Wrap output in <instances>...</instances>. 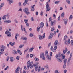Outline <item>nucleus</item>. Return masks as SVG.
Wrapping results in <instances>:
<instances>
[{"label": "nucleus", "instance_id": "1", "mask_svg": "<svg viewBox=\"0 0 73 73\" xmlns=\"http://www.w3.org/2000/svg\"><path fill=\"white\" fill-rule=\"evenodd\" d=\"M51 8L49 7V5L48 2L46 3V12H47V11H50Z\"/></svg>", "mask_w": 73, "mask_h": 73}, {"label": "nucleus", "instance_id": "2", "mask_svg": "<svg viewBox=\"0 0 73 73\" xmlns=\"http://www.w3.org/2000/svg\"><path fill=\"white\" fill-rule=\"evenodd\" d=\"M23 11V12L26 13L27 15H28L29 14H30V13L28 12V11H29V9H28V8L27 7L25 8L24 9Z\"/></svg>", "mask_w": 73, "mask_h": 73}, {"label": "nucleus", "instance_id": "3", "mask_svg": "<svg viewBox=\"0 0 73 73\" xmlns=\"http://www.w3.org/2000/svg\"><path fill=\"white\" fill-rule=\"evenodd\" d=\"M63 54H62L61 55V53L59 52L58 54H56L55 57L56 58H57L58 57H62V56H63Z\"/></svg>", "mask_w": 73, "mask_h": 73}, {"label": "nucleus", "instance_id": "4", "mask_svg": "<svg viewBox=\"0 0 73 73\" xmlns=\"http://www.w3.org/2000/svg\"><path fill=\"white\" fill-rule=\"evenodd\" d=\"M64 61V63L63 65V68L64 69H65V68H66V63L67 62V59H65Z\"/></svg>", "mask_w": 73, "mask_h": 73}, {"label": "nucleus", "instance_id": "5", "mask_svg": "<svg viewBox=\"0 0 73 73\" xmlns=\"http://www.w3.org/2000/svg\"><path fill=\"white\" fill-rule=\"evenodd\" d=\"M53 37V33H51L50 35L49 36V38H48V39H51V38H52Z\"/></svg>", "mask_w": 73, "mask_h": 73}, {"label": "nucleus", "instance_id": "6", "mask_svg": "<svg viewBox=\"0 0 73 73\" xmlns=\"http://www.w3.org/2000/svg\"><path fill=\"white\" fill-rule=\"evenodd\" d=\"M5 23L6 24H8V23H11V21L10 20H6L4 21Z\"/></svg>", "mask_w": 73, "mask_h": 73}, {"label": "nucleus", "instance_id": "7", "mask_svg": "<svg viewBox=\"0 0 73 73\" xmlns=\"http://www.w3.org/2000/svg\"><path fill=\"white\" fill-rule=\"evenodd\" d=\"M46 57L48 60H51V57L49 55H47L46 56Z\"/></svg>", "mask_w": 73, "mask_h": 73}, {"label": "nucleus", "instance_id": "8", "mask_svg": "<svg viewBox=\"0 0 73 73\" xmlns=\"http://www.w3.org/2000/svg\"><path fill=\"white\" fill-rule=\"evenodd\" d=\"M28 0H25L23 4L24 6H25V5H26V4H27V3H28Z\"/></svg>", "mask_w": 73, "mask_h": 73}, {"label": "nucleus", "instance_id": "9", "mask_svg": "<svg viewBox=\"0 0 73 73\" xmlns=\"http://www.w3.org/2000/svg\"><path fill=\"white\" fill-rule=\"evenodd\" d=\"M35 6V5H34L33 6H32L31 7V11H34L35 10V9L34 8V7Z\"/></svg>", "mask_w": 73, "mask_h": 73}, {"label": "nucleus", "instance_id": "10", "mask_svg": "<svg viewBox=\"0 0 73 73\" xmlns=\"http://www.w3.org/2000/svg\"><path fill=\"white\" fill-rule=\"evenodd\" d=\"M57 60L59 62H62V59L59 58H58L57 59Z\"/></svg>", "mask_w": 73, "mask_h": 73}, {"label": "nucleus", "instance_id": "11", "mask_svg": "<svg viewBox=\"0 0 73 73\" xmlns=\"http://www.w3.org/2000/svg\"><path fill=\"white\" fill-rule=\"evenodd\" d=\"M12 42H9V44L10 45H11V46H13L15 45V42L13 43Z\"/></svg>", "mask_w": 73, "mask_h": 73}, {"label": "nucleus", "instance_id": "12", "mask_svg": "<svg viewBox=\"0 0 73 73\" xmlns=\"http://www.w3.org/2000/svg\"><path fill=\"white\" fill-rule=\"evenodd\" d=\"M44 27V23L43 22H41L40 25V27L41 28H42Z\"/></svg>", "mask_w": 73, "mask_h": 73}, {"label": "nucleus", "instance_id": "13", "mask_svg": "<svg viewBox=\"0 0 73 73\" xmlns=\"http://www.w3.org/2000/svg\"><path fill=\"white\" fill-rule=\"evenodd\" d=\"M24 45L23 44H21L20 45L19 47V49H21V48H22L23 47H24Z\"/></svg>", "mask_w": 73, "mask_h": 73}, {"label": "nucleus", "instance_id": "14", "mask_svg": "<svg viewBox=\"0 0 73 73\" xmlns=\"http://www.w3.org/2000/svg\"><path fill=\"white\" fill-rule=\"evenodd\" d=\"M55 23H56V21H54L53 22L51 21V26H53V24L54 25Z\"/></svg>", "mask_w": 73, "mask_h": 73}, {"label": "nucleus", "instance_id": "15", "mask_svg": "<svg viewBox=\"0 0 73 73\" xmlns=\"http://www.w3.org/2000/svg\"><path fill=\"white\" fill-rule=\"evenodd\" d=\"M57 49V45H56L54 48V52H55L56 51V50Z\"/></svg>", "mask_w": 73, "mask_h": 73}, {"label": "nucleus", "instance_id": "16", "mask_svg": "<svg viewBox=\"0 0 73 73\" xmlns=\"http://www.w3.org/2000/svg\"><path fill=\"white\" fill-rule=\"evenodd\" d=\"M7 1H9V4H11L12 3H13V1L12 0H7Z\"/></svg>", "mask_w": 73, "mask_h": 73}, {"label": "nucleus", "instance_id": "17", "mask_svg": "<svg viewBox=\"0 0 73 73\" xmlns=\"http://www.w3.org/2000/svg\"><path fill=\"white\" fill-rule=\"evenodd\" d=\"M13 54H17V52L15 50H14L13 52Z\"/></svg>", "mask_w": 73, "mask_h": 73}, {"label": "nucleus", "instance_id": "18", "mask_svg": "<svg viewBox=\"0 0 73 73\" xmlns=\"http://www.w3.org/2000/svg\"><path fill=\"white\" fill-rule=\"evenodd\" d=\"M58 44V42L57 40H56L54 42V44L55 45H57Z\"/></svg>", "mask_w": 73, "mask_h": 73}, {"label": "nucleus", "instance_id": "19", "mask_svg": "<svg viewBox=\"0 0 73 73\" xmlns=\"http://www.w3.org/2000/svg\"><path fill=\"white\" fill-rule=\"evenodd\" d=\"M4 3H3L1 4L0 5V9L1 10V9H2V7L4 6Z\"/></svg>", "mask_w": 73, "mask_h": 73}, {"label": "nucleus", "instance_id": "20", "mask_svg": "<svg viewBox=\"0 0 73 73\" xmlns=\"http://www.w3.org/2000/svg\"><path fill=\"white\" fill-rule=\"evenodd\" d=\"M44 56V53H41L40 54V58H42V57Z\"/></svg>", "mask_w": 73, "mask_h": 73}, {"label": "nucleus", "instance_id": "21", "mask_svg": "<svg viewBox=\"0 0 73 73\" xmlns=\"http://www.w3.org/2000/svg\"><path fill=\"white\" fill-rule=\"evenodd\" d=\"M1 49H5L6 48L5 47V46L4 45H2L1 46H0Z\"/></svg>", "mask_w": 73, "mask_h": 73}, {"label": "nucleus", "instance_id": "22", "mask_svg": "<svg viewBox=\"0 0 73 73\" xmlns=\"http://www.w3.org/2000/svg\"><path fill=\"white\" fill-rule=\"evenodd\" d=\"M7 31H6L5 32V34H6V35H7V36L8 37H11V34H9L7 33Z\"/></svg>", "mask_w": 73, "mask_h": 73}, {"label": "nucleus", "instance_id": "23", "mask_svg": "<svg viewBox=\"0 0 73 73\" xmlns=\"http://www.w3.org/2000/svg\"><path fill=\"white\" fill-rule=\"evenodd\" d=\"M34 49V48H33V47H32L31 48L29 49V51L30 52H32V51Z\"/></svg>", "mask_w": 73, "mask_h": 73}, {"label": "nucleus", "instance_id": "24", "mask_svg": "<svg viewBox=\"0 0 73 73\" xmlns=\"http://www.w3.org/2000/svg\"><path fill=\"white\" fill-rule=\"evenodd\" d=\"M21 39H23V40H25V41L27 40V38L26 37H25L24 38V37H22V38H21Z\"/></svg>", "mask_w": 73, "mask_h": 73}, {"label": "nucleus", "instance_id": "25", "mask_svg": "<svg viewBox=\"0 0 73 73\" xmlns=\"http://www.w3.org/2000/svg\"><path fill=\"white\" fill-rule=\"evenodd\" d=\"M17 36L18 37H19V34H18L17 33L15 35V40H17Z\"/></svg>", "mask_w": 73, "mask_h": 73}, {"label": "nucleus", "instance_id": "26", "mask_svg": "<svg viewBox=\"0 0 73 73\" xmlns=\"http://www.w3.org/2000/svg\"><path fill=\"white\" fill-rule=\"evenodd\" d=\"M62 60H64V59H65V55L64 54L63 55H62Z\"/></svg>", "mask_w": 73, "mask_h": 73}, {"label": "nucleus", "instance_id": "27", "mask_svg": "<svg viewBox=\"0 0 73 73\" xmlns=\"http://www.w3.org/2000/svg\"><path fill=\"white\" fill-rule=\"evenodd\" d=\"M10 61H11V62H13V61L14 60L13 57H11L10 58Z\"/></svg>", "mask_w": 73, "mask_h": 73}, {"label": "nucleus", "instance_id": "28", "mask_svg": "<svg viewBox=\"0 0 73 73\" xmlns=\"http://www.w3.org/2000/svg\"><path fill=\"white\" fill-rule=\"evenodd\" d=\"M6 15H5L4 16H3L2 17V19H5V20H6Z\"/></svg>", "mask_w": 73, "mask_h": 73}, {"label": "nucleus", "instance_id": "29", "mask_svg": "<svg viewBox=\"0 0 73 73\" xmlns=\"http://www.w3.org/2000/svg\"><path fill=\"white\" fill-rule=\"evenodd\" d=\"M67 22H68V19H67V18H66L64 21L65 24H67Z\"/></svg>", "mask_w": 73, "mask_h": 73}, {"label": "nucleus", "instance_id": "30", "mask_svg": "<svg viewBox=\"0 0 73 73\" xmlns=\"http://www.w3.org/2000/svg\"><path fill=\"white\" fill-rule=\"evenodd\" d=\"M35 61H39V59L38 58H37L36 57L35 58Z\"/></svg>", "mask_w": 73, "mask_h": 73}, {"label": "nucleus", "instance_id": "31", "mask_svg": "<svg viewBox=\"0 0 73 73\" xmlns=\"http://www.w3.org/2000/svg\"><path fill=\"white\" fill-rule=\"evenodd\" d=\"M65 16V13H62L61 14V16L62 17H64V16Z\"/></svg>", "mask_w": 73, "mask_h": 73}, {"label": "nucleus", "instance_id": "32", "mask_svg": "<svg viewBox=\"0 0 73 73\" xmlns=\"http://www.w3.org/2000/svg\"><path fill=\"white\" fill-rule=\"evenodd\" d=\"M45 55L46 56H47V55H48V51L47 50L45 52Z\"/></svg>", "mask_w": 73, "mask_h": 73}, {"label": "nucleus", "instance_id": "33", "mask_svg": "<svg viewBox=\"0 0 73 73\" xmlns=\"http://www.w3.org/2000/svg\"><path fill=\"white\" fill-rule=\"evenodd\" d=\"M40 69H41V65H39V67L38 70V72H40Z\"/></svg>", "mask_w": 73, "mask_h": 73}, {"label": "nucleus", "instance_id": "34", "mask_svg": "<svg viewBox=\"0 0 73 73\" xmlns=\"http://www.w3.org/2000/svg\"><path fill=\"white\" fill-rule=\"evenodd\" d=\"M37 68H38V66L36 65L35 67V70L36 71H37Z\"/></svg>", "mask_w": 73, "mask_h": 73}, {"label": "nucleus", "instance_id": "35", "mask_svg": "<svg viewBox=\"0 0 73 73\" xmlns=\"http://www.w3.org/2000/svg\"><path fill=\"white\" fill-rule=\"evenodd\" d=\"M39 40H41L42 39V36H41V35H39Z\"/></svg>", "mask_w": 73, "mask_h": 73}, {"label": "nucleus", "instance_id": "36", "mask_svg": "<svg viewBox=\"0 0 73 73\" xmlns=\"http://www.w3.org/2000/svg\"><path fill=\"white\" fill-rule=\"evenodd\" d=\"M68 38V36L67 35H65L64 37V39L65 40H66Z\"/></svg>", "mask_w": 73, "mask_h": 73}, {"label": "nucleus", "instance_id": "37", "mask_svg": "<svg viewBox=\"0 0 73 73\" xmlns=\"http://www.w3.org/2000/svg\"><path fill=\"white\" fill-rule=\"evenodd\" d=\"M50 49L51 51H52V52H54V49H53V46H52L51 47Z\"/></svg>", "mask_w": 73, "mask_h": 73}, {"label": "nucleus", "instance_id": "38", "mask_svg": "<svg viewBox=\"0 0 73 73\" xmlns=\"http://www.w3.org/2000/svg\"><path fill=\"white\" fill-rule=\"evenodd\" d=\"M66 2L69 4H70V0H66Z\"/></svg>", "mask_w": 73, "mask_h": 73}, {"label": "nucleus", "instance_id": "39", "mask_svg": "<svg viewBox=\"0 0 73 73\" xmlns=\"http://www.w3.org/2000/svg\"><path fill=\"white\" fill-rule=\"evenodd\" d=\"M67 42L68 44H70V39H69V38H68V40Z\"/></svg>", "mask_w": 73, "mask_h": 73}, {"label": "nucleus", "instance_id": "40", "mask_svg": "<svg viewBox=\"0 0 73 73\" xmlns=\"http://www.w3.org/2000/svg\"><path fill=\"white\" fill-rule=\"evenodd\" d=\"M33 36H34V34L32 33H31L30 34V37H32Z\"/></svg>", "mask_w": 73, "mask_h": 73}, {"label": "nucleus", "instance_id": "41", "mask_svg": "<svg viewBox=\"0 0 73 73\" xmlns=\"http://www.w3.org/2000/svg\"><path fill=\"white\" fill-rule=\"evenodd\" d=\"M73 17V15H71L69 17V20H72V19Z\"/></svg>", "mask_w": 73, "mask_h": 73}, {"label": "nucleus", "instance_id": "42", "mask_svg": "<svg viewBox=\"0 0 73 73\" xmlns=\"http://www.w3.org/2000/svg\"><path fill=\"white\" fill-rule=\"evenodd\" d=\"M30 66H29V64H27V69H29V67H30Z\"/></svg>", "mask_w": 73, "mask_h": 73}, {"label": "nucleus", "instance_id": "43", "mask_svg": "<svg viewBox=\"0 0 73 73\" xmlns=\"http://www.w3.org/2000/svg\"><path fill=\"white\" fill-rule=\"evenodd\" d=\"M40 27H38L37 28V31L38 32H40Z\"/></svg>", "mask_w": 73, "mask_h": 73}, {"label": "nucleus", "instance_id": "44", "mask_svg": "<svg viewBox=\"0 0 73 73\" xmlns=\"http://www.w3.org/2000/svg\"><path fill=\"white\" fill-rule=\"evenodd\" d=\"M60 2L59 1H56L55 2V4H59V3Z\"/></svg>", "mask_w": 73, "mask_h": 73}, {"label": "nucleus", "instance_id": "45", "mask_svg": "<svg viewBox=\"0 0 73 73\" xmlns=\"http://www.w3.org/2000/svg\"><path fill=\"white\" fill-rule=\"evenodd\" d=\"M31 20L32 21H34V19H33V17H32L31 18Z\"/></svg>", "mask_w": 73, "mask_h": 73}, {"label": "nucleus", "instance_id": "46", "mask_svg": "<svg viewBox=\"0 0 73 73\" xmlns=\"http://www.w3.org/2000/svg\"><path fill=\"white\" fill-rule=\"evenodd\" d=\"M71 57H70L68 59V62H70V60H71Z\"/></svg>", "mask_w": 73, "mask_h": 73}, {"label": "nucleus", "instance_id": "47", "mask_svg": "<svg viewBox=\"0 0 73 73\" xmlns=\"http://www.w3.org/2000/svg\"><path fill=\"white\" fill-rule=\"evenodd\" d=\"M7 34H9L10 35H11V33L10 32H9V31H7Z\"/></svg>", "mask_w": 73, "mask_h": 73}, {"label": "nucleus", "instance_id": "48", "mask_svg": "<svg viewBox=\"0 0 73 73\" xmlns=\"http://www.w3.org/2000/svg\"><path fill=\"white\" fill-rule=\"evenodd\" d=\"M24 21L25 23H27V22H28V20H26L24 19Z\"/></svg>", "mask_w": 73, "mask_h": 73}, {"label": "nucleus", "instance_id": "49", "mask_svg": "<svg viewBox=\"0 0 73 73\" xmlns=\"http://www.w3.org/2000/svg\"><path fill=\"white\" fill-rule=\"evenodd\" d=\"M32 64H33V62H30L29 65L31 66V65H32Z\"/></svg>", "mask_w": 73, "mask_h": 73}, {"label": "nucleus", "instance_id": "50", "mask_svg": "<svg viewBox=\"0 0 73 73\" xmlns=\"http://www.w3.org/2000/svg\"><path fill=\"white\" fill-rule=\"evenodd\" d=\"M16 59L17 60H19V59H20V58L19 57V56H17L16 57Z\"/></svg>", "mask_w": 73, "mask_h": 73}, {"label": "nucleus", "instance_id": "51", "mask_svg": "<svg viewBox=\"0 0 73 73\" xmlns=\"http://www.w3.org/2000/svg\"><path fill=\"white\" fill-rule=\"evenodd\" d=\"M56 31H55L54 33V34H53V35H54V36H56Z\"/></svg>", "mask_w": 73, "mask_h": 73}, {"label": "nucleus", "instance_id": "52", "mask_svg": "<svg viewBox=\"0 0 73 73\" xmlns=\"http://www.w3.org/2000/svg\"><path fill=\"white\" fill-rule=\"evenodd\" d=\"M14 21H15V23H18V21H17V20H16V19H15Z\"/></svg>", "mask_w": 73, "mask_h": 73}, {"label": "nucleus", "instance_id": "53", "mask_svg": "<svg viewBox=\"0 0 73 73\" xmlns=\"http://www.w3.org/2000/svg\"><path fill=\"white\" fill-rule=\"evenodd\" d=\"M1 52H4V49H1L0 50Z\"/></svg>", "mask_w": 73, "mask_h": 73}, {"label": "nucleus", "instance_id": "54", "mask_svg": "<svg viewBox=\"0 0 73 73\" xmlns=\"http://www.w3.org/2000/svg\"><path fill=\"white\" fill-rule=\"evenodd\" d=\"M26 24L27 27H29V24L28 23H26Z\"/></svg>", "mask_w": 73, "mask_h": 73}, {"label": "nucleus", "instance_id": "55", "mask_svg": "<svg viewBox=\"0 0 73 73\" xmlns=\"http://www.w3.org/2000/svg\"><path fill=\"white\" fill-rule=\"evenodd\" d=\"M36 65H38V64H39V63H38V62H35V63Z\"/></svg>", "mask_w": 73, "mask_h": 73}, {"label": "nucleus", "instance_id": "56", "mask_svg": "<svg viewBox=\"0 0 73 73\" xmlns=\"http://www.w3.org/2000/svg\"><path fill=\"white\" fill-rule=\"evenodd\" d=\"M55 73H60V72H58V70H56L55 72Z\"/></svg>", "mask_w": 73, "mask_h": 73}, {"label": "nucleus", "instance_id": "57", "mask_svg": "<svg viewBox=\"0 0 73 73\" xmlns=\"http://www.w3.org/2000/svg\"><path fill=\"white\" fill-rule=\"evenodd\" d=\"M53 16L54 18L55 19H56V15H55V14H54L53 15Z\"/></svg>", "mask_w": 73, "mask_h": 73}, {"label": "nucleus", "instance_id": "58", "mask_svg": "<svg viewBox=\"0 0 73 73\" xmlns=\"http://www.w3.org/2000/svg\"><path fill=\"white\" fill-rule=\"evenodd\" d=\"M51 45V43L50 42L48 46V48H49V47H50V46Z\"/></svg>", "mask_w": 73, "mask_h": 73}, {"label": "nucleus", "instance_id": "59", "mask_svg": "<svg viewBox=\"0 0 73 73\" xmlns=\"http://www.w3.org/2000/svg\"><path fill=\"white\" fill-rule=\"evenodd\" d=\"M46 27H48V22H46Z\"/></svg>", "mask_w": 73, "mask_h": 73}, {"label": "nucleus", "instance_id": "60", "mask_svg": "<svg viewBox=\"0 0 73 73\" xmlns=\"http://www.w3.org/2000/svg\"><path fill=\"white\" fill-rule=\"evenodd\" d=\"M30 57L31 58H32L33 57V54H30Z\"/></svg>", "mask_w": 73, "mask_h": 73}, {"label": "nucleus", "instance_id": "61", "mask_svg": "<svg viewBox=\"0 0 73 73\" xmlns=\"http://www.w3.org/2000/svg\"><path fill=\"white\" fill-rule=\"evenodd\" d=\"M71 43L72 45H73V40H71Z\"/></svg>", "mask_w": 73, "mask_h": 73}, {"label": "nucleus", "instance_id": "62", "mask_svg": "<svg viewBox=\"0 0 73 73\" xmlns=\"http://www.w3.org/2000/svg\"><path fill=\"white\" fill-rule=\"evenodd\" d=\"M42 60H45V57L43 56L42 57Z\"/></svg>", "mask_w": 73, "mask_h": 73}, {"label": "nucleus", "instance_id": "63", "mask_svg": "<svg viewBox=\"0 0 73 73\" xmlns=\"http://www.w3.org/2000/svg\"><path fill=\"white\" fill-rule=\"evenodd\" d=\"M19 6H21V3L19 2Z\"/></svg>", "mask_w": 73, "mask_h": 73}, {"label": "nucleus", "instance_id": "64", "mask_svg": "<svg viewBox=\"0 0 73 73\" xmlns=\"http://www.w3.org/2000/svg\"><path fill=\"white\" fill-rule=\"evenodd\" d=\"M55 30V29H54V28H52V29H51V31H54V30Z\"/></svg>", "mask_w": 73, "mask_h": 73}]
</instances>
